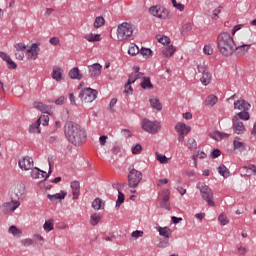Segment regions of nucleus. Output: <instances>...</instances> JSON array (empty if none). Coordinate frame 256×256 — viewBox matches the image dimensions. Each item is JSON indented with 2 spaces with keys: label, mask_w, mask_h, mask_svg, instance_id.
Masks as SVG:
<instances>
[{
  "label": "nucleus",
  "mask_w": 256,
  "mask_h": 256,
  "mask_svg": "<svg viewBox=\"0 0 256 256\" xmlns=\"http://www.w3.org/2000/svg\"><path fill=\"white\" fill-rule=\"evenodd\" d=\"M123 203H125V194H123V192H121V189L118 188V198L116 201V209H119V207H121Z\"/></svg>",
  "instance_id": "c756f323"
},
{
  "label": "nucleus",
  "mask_w": 256,
  "mask_h": 256,
  "mask_svg": "<svg viewBox=\"0 0 256 256\" xmlns=\"http://www.w3.org/2000/svg\"><path fill=\"white\" fill-rule=\"evenodd\" d=\"M219 13H221V7H218L213 11L212 19L217 21V19H219Z\"/></svg>",
  "instance_id": "338daca9"
},
{
  "label": "nucleus",
  "mask_w": 256,
  "mask_h": 256,
  "mask_svg": "<svg viewBox=\"0 0 256 256\" xmlns=\"http://www.w3.org/2000/svg\"><path fill=\"white\" fill-rule=\"evenodd\" d=\"M141 125L142 129L146 131V133H151L152 135H155L156 133H159V131H161V124L157 121L144 119Z\"/></svg>",
  "instance_id": "20e7f679"
},
{
  "label": "nucleus",
  "mask_w": 256,
  "mask_h": 256,
  "mask_svg": "<svg viewBox=\"0 0 256 256\" xmlns=\"http://www.w3.org/2000/svg\"><path fill=\"white\" fill-rule=\"evenodd\" d=\"M210 137L215 141H221L222 139H226L227 137H229V134L225 132L214 131L210 133Z\"/></svg>",
  "instance_id": "a211bd4d"
},
{
  "label": "nucleus",
  "mask_w": 256,
  "mask_h": 256,
  "mask_svg": "<svg viewBox=\"0 0 256 256\" xmlns=\"http://www.w3.org/2000/svg\"><path fill=\"white\" fill-rule=\"evenodd\" d=\"M40 50L41 49L39 48L37 43H33L31 45V47L27 50V53H30V55L28 56V59H31L32 61H35V59H37V57H39V51Z\"/></svg>",
  "instance_id": "ddd939ff"
},
{
  "label": "nucleus",
  "mask_w": 256,
  "mask_h": 256,
  "mask_svg": "<svg viewBox=\"0 0 256 256\" xmlns=\"http://www.w3.org/2000/svg\"><path fill=\"white\" fill-rule=\"evenodd\" d=\"M19 205H21V202L18 200H12L10 202H5L0 206V209L4 215H11V213H14L15 209H17Z\"/></svg>",
  "instance_id": "0eeeda50"
},
{
  "label": "nucleus",
  "mask_w": 256,
  "mask_h": 256,
  "mask_svg": "<svg viewBox=\"0 0 256 256\" xmlns=\"http://www.w3.org/2000/svg\"><path fill=\"white\" fill-rule=\"evenodd\" d=\"M234 109H238V111H249L251 104L245 99H239L234 102Z\"/></svg>",
  "instance_id": "f8f14e48"
},
{
  "label": "nucleus",
  "mask_w": 256,
  "mask_h": 256,
  "mask_svg": "<svg viewBox=\"0 0 256 256\" xmlns=\"http://www.w3.org/2000/svg\"><path fill=\"white\" fill-rule=\"evenodd\" d=\"M34 107L42 113H49L51 111V105H45L43 102H34Z\"/></svg>",
  "instance_id": "6ab92c4d"
},
{
  "label": "nucleus",
  "mask_w": 256,
  "mask_h": 256,
  "mask_svg": "<svg viewBox=\"0 0 256 256\" xmlns=\"http://www.w3.org/2000/svg\"><path fill=\"white\" fill-rule=\"evenodd\" d=\"M172 5L178 9V11H185V6L181 3H177V0H172Z\"/></svg>",
  "instance_id": "13d9d810"
},
{
  "label": "nucleus",
  "mask_w": 256,
  "mask_h": 256,
  "mask_svg": "<svg viewBox=\"0 0 256 256\" xmlns=\"http://www.w3.org/2000/svg\"><path fill=\"white\" fill-rule=\"evenodd\" d=\"M102 205H103V200H101L100 198H96V199L92 202V207H93V209H95L96 211H99V209H102Z\"/></svg>",
  "instance_id": "37998d69"
},
{
  "label": "nucleus",
  "mask_w": 256,
  "mask_h": 256,
  "mask_svg": "<svg viewBox=\"0 0 256 256\" xmlns=\"http://www.w3.org/2000/svg\"><path fill=\"white\" fill-rule=\"evenodd\" d=\"M54 223H53V219H49V220H46L44 225H43V229L44 231H46L47 233H49V231H53L54 229Z\"/></svg>",
  "instance_id": "2f4dec72"
},
{
  "label": "nucleus",
  "mask_w": 256,
  "mask_h": 256,
  "mask_svg": "<svg viewBox=\"0 0 256 256\" xmlns=\"http://www.w3.org/2000/svg\"><path fill=\"white\" fill-rule=\"evenodd\" d=\"M33 243H34V241L31 238H26L21 241V245H23V247H31V245H33Z\"/></svg>",
  "instance_id": "864d4df0"
},
{
  "label": "nucleus",
  "mask_w": 256,
  "mask_h": 256,
  "mask_svg": "<svg viewBox=\"0 0 256 256\" xmlns=\"http://www.w3.org/2000/svg\"><path fill=\"white\" fill-rule=\"evenodd\" d=\"M141 77H143V73H138V74L132 73L129 75L128 81H130V83H135L137 79H141Z\"/></svg>",
  "instance_id": "09e8293b"
},
{
  "label": "nucleus",
  "mask_w": 256,
  "mask_h": 256,
  "mask_svg": "<svg viewBox=\"0 0 256 256\" xmlns=\"http://www.w3.org/2000/svg\"><path fill=\"white\" fill-rule=\"evenodd\" d=\"M51 76H52V79H55V81H61V77H62L61 68L60 67H54Z\"/></svg>",
  "instance_id": "bb28decb"
},
{
  "label": "nucleus",
  "mask_w": 256,
  "mask_h": 256,
  "mask_svg": "<svg viewBox=\"0 0 256 256\" xmlns=\"http://www.w3.org/2000/svg\"><path fill=\"white\" fill-rule=\"evenodd\" d=\"M37 121L40 125L42 124L44 127H46V125H49V115H42Z\"/></svg>",
  "instance_id": "49530a36"
},
{
  "label": "nucleus",
  "mask_w": 256,
  "mask_h": 256,
  "mask_svg": "<svg viewBox=\"0 0 256 256\" xmlns=\"http://www.w3.org/2000/svg\"><path fill=\"white\" fill-rule=\"evenodd\" d=\"M218 172H219V174L222 175V177H224L225 179H226V177H229V169H227V168L225 167V165H223V164L218 167Z\"/></svg>",
  "instance_id": "ea45409f"
},
{
  "label": "nucleus",
  "mask_w": 256,
  "mask_h": 256,
  "mask_svg": "<svg viewBox=\"0 0 256 256\" xmlns=\"http://www.w3.org/2000/svg\"><path fill=\"white\" fill-rule=\"evenodd\" d=\"M8 232L13 235L14 237H21V230L19 228H17L16 226H11L8 229Z\"/></svg>",
  "instance_id": "4c0bfd02"
},
{
  "label": "nucleus",
  "mask_w": 256,
  "mask_h": 256,
  "mask_svg": "<svg viewBox=\"0 0 256 256\" xmlns=\"http://www.w3.org/2000/svg\"><path fill=\"white\" fill-rule=\"evenodd\" d=\"M133 83L131 80H128L127 84L125 85L124 93H127L128 95H133V87H131Z\"/></svg>",
  "instance_id": "603ef678"
},
{
  "label": "nucleus",
  "mask_w": 256,
  "mask_h": 256,
  "mask_svg": "<svg viewBox=\"0 0 256 256\" xmlns=\"http://www.w3.org/2000/svg\"><path fill=\"white\" fill-rule=\"evenodd\" d=\"M79 98L83 99L84 103H93L97 99V90L85 88L79 93Z\"/></svg>",
  "instance_id": "423d86ee"
},
{
  "label": "nucleus",
  "mask_w": 256,
  "mask_h": 256,
  "mask_svg": "<svg viewBox=\"0 0 256 256\" xmlns=\"http://www.w3.org/2000/svg\"><path fill=\"white\" fill-rule=\"evenodd\" d=\"M128 53L132 56L135 57V55H139V47L135 44H131V46L128 49Z\"/></svg>",
  "instance_id": "a19ab883"
},
{
  "label": "nucleus",
  "mask_w": 256,
  "mask_h": 256,
  "mask_svg": "<svg viewBox=\"0 0 256 256\" xmlns=\"http://www.w3.org/2000/svg\"><path fill=\"white\" fill-rule=\"evenodd\" d=\"M72 195L73 199H77L79 197V190L81 189V185L79 181H73L71 183Z\"/></svg>",
  "instance_id": "5701e85b"
},
{
  "label": "nucleus",
  "mask_w": 256,
  "mask_h": 256,
  "mask_svg": "<svg viewBox=\"0 0 256 256\" xmlns=\"http://www.w3.org/2000/svg\"><path fill=\"white\" fill-rule=\"evenodd\" d=\"M156 159L163 165H167V163H169V158L163 154H160L159 152H156Z\"/></svg>",
  "instance_id": "e433bc0d"
},
{
  "label": "nucleus",
  "mask_w": 256,
  "mask_h": 256,
  "mask_svg": "<svg viewBox=\"0 0 256 256\" xmlns=\"http://www.w3.org/2000/svg\"><path fill=\"white\" fill-rule=\"evenodd\" d=\"M24 194H25V187H23V185H21V184H18L13 189L12 199H15V197H16V199H21Z\"/></svg>",
  "instance_id": "4468645a"
},
{
  "label": "nucleus",
  "mask_w": 256,
  "mask_h": 256,
  "mask_svg": "<svg viewBox=\"0 0 256 256\" xmlns=\"http://www.w3.org/2000/svg\"><path fill=\"white\" fill-rule=\"evenodd\" d=\"M64 133L66 139L72 145H75L76 147H79V145H83L85 143V140L87 139V133L79 124L73 122V121H67L64 125Z\"/></svg>",
  "instance_id": "f257e3e1"
},
{
  "label": "nucleus",
  "mask_w": 256,
  "mask_h": 256,
  "mask_svg": "<svg viewBox=\"0 0 256 256\" xmlns=\"http://www.w3.org/2000/svg\"><path fill=\"white\" fill-rule=\"evenodd\" d=\"M142 180H143V174L141 173V171H138L136 169H132L129 171V174H128L129 187H131L132 189H135V187H137Z\"/></svg>",
  "instance_id": "39448f33"
},
{
  "label": "nucleus",
  "mask_w": 256,
  "mask_h": 256,
  "mask_svg": "<svg viewBox=\"0 0 256 256\" xmlns=\"http://www.w3.org/2000/svg\"><path fill=\"white\" fill-rule=\"evenodd\" d=\"M197 187H198V189H200L201 195L212 191L211 188H209V186L202 184V183H198Z\"/></svg>",
  "instance_id": "a18cd8bd"
},
{
  "label": "nucleus",
  "mask_w": 256,
  "mask_h": 256,
  "mask_svg": "<svg viewBox=\"0 0 256 256\" xmlns=\"http://www.w3.org/2000/svg\"><path fill=\"white\" fill-rule=\"evenodd\" d=\"M201 196H202V199H204V201H206V203L210 207H215V202L213 201V191L201 194Z\"/></svg>",
  "instance_id": "aec40b11"
},
{
  "label": "nucleus",
  "mask_w": 256,
  "mask_h": 256,
  "mask_svg": "<svg viewBox=\"0 0 256 256\" xmlns=\"http://www.w3.org/2000/svg\"><path fill=\"white\" fill-rule=\"evenodd\" d=\"M251 49V44H243V45H240V46H237L235 44V50L236 51V54L242 56V55H245L247 53V51H249Z\"/></svg>",
  "instance_id": "f3484780"
},
{
  "label": "nucleus",
  "mask_w": 256,
  "mask_h": 256,
  "mask_svg": "<svg viewBox=\"0 0 256 256\" xmlns=\"http://www.w3.org/2000/svg\"><path fill=\"white\" fill-rule=\"evenodd\" d=\"M69 77L70 79H78V81H81V79H83V75L81 74V71L78 67H74L69 71Z\"/></svg>",
  "instance_id": "412c9836"
},
{
  "label": "nucleus",
  "mask_w": 256,
  "mask_h": 256,
  "mask_svg": "<svg viewBox=\"0 0 256 256\" xmlns=\"http://www.w3.org/2000/svg\"><path fill=\"white\" fill-rule=\"evenodd\" d=\"M99 221H101V215L99 214H93L91 217H90V225H92L93 227H95V225H98L99 224Z\"/></svg>",
  "instance_id": "f704fd0d"
},
{
  "label": "nucleus",
  "mask_w": 256,
  "mask_h": 256,
  "mask_svg": "<svg viewBox=\"0 0 256 256\" xmlns=\"http://www.w3.org/2000/svg\"><path fill=\"white\" fill-rule=\"evenodd\" d=\"M131 35H133V27L131 24L124 22L118 26L117 37L119 41H125V39H129Z\"/></svg>",
  "instance_id": "7ed1b4c3"
},
{
  "label": "nucleus",
  "mask_w": 256,
  "mask_h": 256,
  "mask_svg": "<svg viewBox=\"0 0 256 256\" xmlns=\"http://www.w3.org/2000/svg\"><path fill=\"white\" fill-rule=\"evenodd\" d=\"M248 110H242V112H239L235 117L238 119H242V121H249V112Z\"/></svg>",
  "instance_id": "58836bf2"
},
{
  "label": "nucleus",
  "mask_w": 256,
  "mask_h": 256,
  "mask_svg": "<svg viewBox=\"0 0 256 256\" xmlns=\"http://www.w3.org/2000/svg\"><path fill=\"white\" fill-rule=\"evenodd\" d=\"M151 53L152 51L149 48H142L140 50V55H142L143 57H151Z\"/></svg>",
  "instance_id": "5fc2aeb1"
},
{
  "label": "nucleus",
  "mask_w": 256,
  "mask_h": 256,
  "mask_svg": "<svg viewBox=\"0 0 256 256\" xmlns=\"http://www.w3.org/2000/svg\"><path fill=\"white\" fill-rule=\"evenodd\" d=\"M65 101H67V97L60 96L54 103L55 105H64Z\"/></svg>",
  "instance_id": "69168bd1"
},
{
  "label": "nucleus",
  "mask_w": 256,
  "mask_h": 256,
  "mask_svg": "<svg viewBox=\"0 0 256 256\" xmlns=\"http://www.w3.org/2000/svg\"><path fill=\"white\" fill-rule=\"evenodd\" d=\"M233 131L236 135H242L245 132V124L237 116H234L233 119Z\"/></svg>",
  "instance_id": "1a4fd4ad"
},
{
  "label": "nucleus",
  "mask_w": 256,
  "mask_h": 256,
  "mask_svg": "<svg viewBox=\"0 0 256 256\" xmlns=\"http://www.w3.org/2000/svg\"><path fill=\"white\" fill-rule=\"evenodd\" d=\"M233 145L234 149H237L240 152L245 151L247 149V145H245V143L239 142L237 140H234Z\"/></svg>",
  "instance_id": "473e14b6"
},
{
  "label": "nucleus",
  "mask_w": 256,
  "mask_h": 256,
  "mask_svg": "<svg viewBox=\"0 0 256 256\" xmlns=\"http://www.w3.org/2000/svg\"><path fill=\"white\" fill-rule=\"evenodd\" d=\"M131 151H132L133 155H139V153H141V151H143V147L141 146V144H136V145L132 146Z\"/></svg>",
  "instance_id": "3c124183"
},
{
  "label": "nucleus",
  "mask_w": 256,
  "mask_h": 256,
  "mask_svg": "<svg viewBox=\"0 0 256 256\" xmlns=\"http://www.w3.org/2000/svg\"><path fill=\"white\" fill-rule=\"evenodd\" d=\"M102 69H103V66H101V64H99V63H94V64L88 66V71L90 73V77L92 79H97V77H99V75H101Z\"/></svg>",
  "instance_id": "9b49d317"
},
{
  "label": "nucleus",
  "mask_w": 256,
  "mask_h": 256,
  "mask_svg": "<svg viewBox=\"0 0 256 256\" xmlns=\"http://www.w3.org/2000/svg\"><path fill=\"white\" fill-rule=\"evenodd\" d=\"M219 53L224 57H231L235 53V41L229 32H221L217 37Z\"/></svg>",
  "instance_id": "f03ea898"
},
{
  "label": "nucleus",
  "mask_w": 256,
  "mask_h": 256,
  "mask_svg": "<svg viewBox=\"0 0 256 256\" xmlns=\"http://www.w3.org/2000/svg\"><path fill=\"white\" fill-rule=\"evenodd\" d=\"M149 101L152 109H156V111H161V109H163V104H161V101H159V98L152 97L149 99Z\"/></svg>",
  "instance_id": "4be33fe9"
},
{
  "label": "nucleus",
  "mask_w": 256,
  "mask_h": 256,
  "mask_svg": "<svg viewBox=\"0 0 256 256\" xmlns=\"http://www.w3.org/2000/svg\"><path fill=\"white\" fill-rule=\"evenodd\" d=\"M103 25H105V18H103L102 16L96 17L94 21L95 29H99V27H103Z\"/></svg>",
  "instance_id": "c9c22d12"
},
{
  "label": "nucleus",
  "mask_w": 256,
  "mask_h": 256,
  "mask_svg": "<svg viewBox=\"0 0 256 256\" xmlns=\"http://www.w3.org/2000/svg\"><path fill=\"white\" fill-rule=\"evenodd\" d=\"M142 89H153V84L151 83V78L143 77L141 82Z\"/></svg>",
  "instance_id": "cd10ccee"
},
{
  "label": "nucleus",
  "mask_w": 256,
  "mask_h": 256,
  "mask_svg": "<svg viewBox=\"0 0 256 256\" xmlns=\"http://www.w3.org/2000/svg\"><path fill=\"white\" fill-rule=\"evenodd\" d=\"M174 54L175 48L173 47V45L168 46L162 50V55H164V57H173Z\"/></svg>",
  "instance_id": "c85d7f7f"
},
{
  "label": "nucleus",
  "mask_w": 256,
  "mask_h": 256,
  "mask_svg": "<svg viewBox=\"0 0 256 256\" xmlns=\"http://www.w3.org/2000/svg\"><path fill=\"white\" fill-rule=\"evenodd\" d=\"M169 245V238L160 240L158 247L165 249Z\"/></svg>",
  "instance_id": "052dcab7"
},
{
  "label": "nucleus",
  "mask_w": 256,
  "mask_h": 256,
  "mask_svg": "<svg viewBox=\"0 0 256 256\" xmlns=\"http://www.w3.org/2000/svg\"><path fill=\"white\" fill-rule=\"evenodd\" d=\"M149 13L153 17H158V19H167V13H165V9L161 8V6H151Z\"/></svg>",
  "instance_id": "6e6552de"
},
{
  "label": "nucleus",
  "mask_w": 256,
  "mask_h": 256,
  "mask_svg": "<svg viewBox=\"0 0 256 256\" xmlns=\"http://www.w3.org/2000/svg\"><path fill=\"white\" fill-rule=\"evenodd\" d=\"M33 241H34V243H37L38 245H40V247H43V245L45 243V238H43V236H41L39 234H35L33 236Z\"/></svg>",
  "instance_id": "79ce46f5"
},
{
  "label": "nucleus",
  "mask_w": 256,
  "mask_h": 256,
  "mask_svg": "<svg viewBox=\"0 0 256 256\" xmlns=\"http://www.w3.org/2000/svg\"><path fill=\"white\" fill-rule=\"evenodd\" d=\"M198 73H201V75H204L205 73L209 72V67H207V64L202 63L197 66Z\"/></svg>",
  "instance_id": "c03bdc74"
},
{
  "label": "nucleus",
  "mask_w": 256,
  "mask_h": 256,
  "mask_svg": "<svg viewBox=\"0 0 256 256\" xmlns=\"http://www.w3.org/2000/svg\"><path fill=\"white\" fill-rule=\"evenodd\" d=\"M40 126L41 124L37 120L29 127V133H41V129H39Z\"/></svg>",
  "instance_id": "72a5a7b5"
},
{
  "label": "nucleus",
  "mask_w": 256,
  "mask_h": 256,
  "mask_svg": "<svg viewBox=\"0 0 256 256\" xmlns=\"http://www.w3.org/2000/svg\"><path fill=\"white\" fill-rule=\"evenodd\" d=\"M211 79H212V75L210 72H206L204 74H202L200 81L202 83V85H209V83H211Z\"/></svg>",
  "instance_id": "a878e982"
},
{
  "label": "nucleus",
  "mask_w": 256,
  "mask_h": 256,
  "mask_svg": "<svg viewBox=\"0 0 256 256\" xmlns=\"http://www.w3.org/2000/svg\"><path fill=\"white\" fill-rule=\"evenodd\" d=\"M18 165L20 169H24V171H29V169H33V158L25 156L18 161Z\"/></svg>",
  "instance_id": "9d476101"
},
{
  "label": "nucleus",
  "mask_w": 256,
  "mask_h": 256,
  "mask_svg": "<svg viewBox=\"0 0 256 256\" xmlns=\"http://www.w3.org/2000/svg\"><path fill=\"white\" fill-rule=\"evenodd\" d=\"M14 48L18 52H23V51H25L27 49V45H25L23 43H17V44L14 45Z\"/></svg>",
  "instance_id": "4d7b16f0"
},
{
  "label": "nucleus",
  "mask_w": 256,
  "mask_h": 256,
  "mask_svg": "<svg viewBox=\"0 0 256 256\" xmlns=\"http://www.w3.org/2000/svg\"><path fill=\"white\" fill-rule=\"evenodd\" d=\"M158 232L159 235H161L162 237H165V239H169V237H171V228L169 227H158Z\"/></svg>",
  "instance_id": "b1692460"
},
{
  "label": "nucleus",
  "mask_w": 256,
  "mask_h": 256,
  "mask_svg": "<svg viewBox=\"0 0 256 256\" xmlns=\"http://www.w3.org/2000/svg\"><path fill=\"white\" fill-rule=\"evenodd\" d=\"M158 41L162 44V45H169V43H171V39L167 36L164 37H160L158 39Z\"/></svg>",
  "instance_id": "680f3d73"
},
{
  "label": "nucleus",
  "mask_w": 256,
  "mask_h": 256,
  "mask_svg": "<svg viewBox=\"0 0 256 256\" xmlns=\"http://www.w3.org/2000/svg\"><path fill=\"white\" fill-rule=\"evenodd\" d=\"M217 101L219 99L215 95H210L205 99V105H209L210 107H213V105H217Z\"/></svg>",
  "instance_id": "7c9ffc66"
},
{
  "label": "nucleus",
  "mask_w": 256,
  "mask_h": 256,
  "mask_svg": "<svg viewBox=\"0 0 256 256\" xmlns=\"http://www.w3.org/2000/svg\"><path fill=\"white\" fill-rule=\"evenodd\" d=\"M218 221L220 222L221 225H227L229 223V218H227V216L221 214L218 217Z\"/></svg>",
  "instance_id": "bf43d9fd"
},
{
  "label": "nucleus",
  "mask_w": 256,
  "mask_h": 256,
  "mask_svg": "<svg viewBox=\"0 0 256 256\" xmlns=\"http://www.w3.org/2000/svg\"><path fill=\"white\" fill-rule=\"evenodd\" d=\"M84 39H86V41H89V43H95L97 41H101V35L99 34H86L84 36Z\"/></svg>",
  "instance_id": "393cba45"
},
{
  "label": "nucleus",
  "mask_w": 256,
  "mask_h": 256,
  "mask_svg": "<svg viewBox=\"0 0 256 256\" xmlns=\"http://www.w3.org/2000/svg\"><path fill=\"white\" fill-rule=\"evenodd\" d=\"M167 203H169V195H165L163 197V202L161 204V207H165L166 209H169V205H167Z\"/></svg>",
  "instance_id": "774afa93"
},
{
  "label": "nucleus",
  "mask_w": 256,
  "mask_h": 256,
  "mask_svg": "<svg viewBox=\"0 0 256 256\" xmlns=\"http://www.w3.org/2000/svg\"><path fill=\"white\" fill-rule=\"evenodd\" d=\"M191 29H193V25H191V23L184 24L182 26L181 34L183 35V33H189V31H191Z\"/></svg>",
  "instance_id": "6e6d98bb"
},
{
  "label": "nucleus",
  "mask_w": 256,
  "mask_h": 256,
  "mask_svg": "<svg viewBox=\"0 0 256 256\" xmlns=\"http://www.w3.org/2000/svg\"><path fill=\"white\" fill-rule=\"evenodd\" d=\"M32 179H41V170L39 168H34L31 171Z\"/></svg>",
  "instance_id": "de8ad7c7"
},
{
  "label": "nucleus",
  "mask_w": 256,
  "mask_h": 256,
  "mask_svg": "<svg viewBox=\"0 0 256 256\" xmlns=\"http://www.w3.org/2000/svg\"><path fill=\"white\" fill-rule=\"evenodd\" d=\"M210 157L212 159H217V157H221V150L219 149H214L211 154H210Z\"/></svg>",
  "instance_id": "e2e57ef3"
},
{
  "label": "nucleus",
  "mask_w": 256,
  "mask_h": 256,
  "mask_svg": "<svg viewBox=\"0 0 256 256\" xmlns=\"http://www.w3.org/2000/svg\"><path fill=\"white\" fill-rule=\"evenodd\" d=\"M175 129L178 133L181 135H187L191 131V126H187L183 122H179L176 126Z\"/></svg>",
  "instance_id": "2eb2a0df"
},
{
  "label": "nucleus",
  "mask_w": 256,
  "mask_h": 256,
  "mask_svg": "<svg viewBox=\"0 0 256 256\" xmlns=\"http://www.w3.org/2000/svg\"><path fill=\"white\" fill-rule=\"evenodd\" d=\"M65 197H67V192L65 191H61L60 193H56V194H48L47 198L52 201V203H55V201H62V199H65Z\"/></svg>",
  "instance_id": "dca6fc26"
},
{
  "label": "nucleus",
  "mask_w": 256,
  "mask_h": 256,
  "mask_svg": "<svg viewBox=\"0 0 256 256\" xmlns=\"http://www.w3.org/2000/svg\"><path fill=\"white\" fill-rule=\"evenodd\" d=\"M188 149L191 151H195L197 149V141H195L193 138L188 139Z\"/></svg>",
  "instance_id": "8fccbe9b"
},
{
  "label": "nucleus",
  "mask_w": 256,
  "mask_h": 256,
  "mask_svg": "<svg viewBox=\"0 0 256 256\" xmlns=\"http://www.w3.org/2000/svg\"><path fill=\"white\" fill-rule=\"evenodd\" d=\"M205 55H213V48L210 45H205L203 48Z\"/></svg>",
  "instance_id": "0e129e2a"
}]
</instances>
